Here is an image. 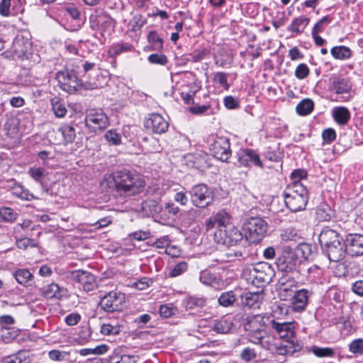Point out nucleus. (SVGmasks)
<instances>
[{"label":"nucleus","mask_w":363,"mask_h":363,"mask_svg":"<svg viewBox=\"0 0 363 363\" xmlns=\"http://www.w3.org/2000/svg\"><path fill=\"white\" fill-rule=\"evenodd\" d=\"M230 216L225 211H220L206 221V230L213 233L214 241L226 247L236 245L242 240L241 232L230 221Z\"/></svg>","instance_id":"obj_1"},{"label":"nucleus","mask_w":363,"mask_h":363,"mask_svg":"<svg viewBox=\"0 0 363 363\" xmlns=\"http://www.w3.org/2000/svg\"><path fill=\"white\" fill-rule=\"evenodd\" d=\"M103 184L114 189L117 195L124 199L141 194L145 186L143 178L127 169L116 171L106 176Z\"/></svg>","instance_id":"obj_2"},{"label":"nucleus","mask_w":363,"mask_h":363,"mask_svg":"<svg viewBox=\"0 0 363 363\" xmlns=\"http://www.w3.org/2000/svg\"><path fill=\"white\" fill-rule=\"evenodd\" d=\"M319 242L323 253L330 262H339L345 257V240L336 230L324 228L319 235Z\"/></svg>","instance_id":"obj_3"},{"label":"nucleus","mask_w":363,"mask_h":363,"mask_svg":"<svg viewBox=\"0 0 363 363\" xmlns=\"http://www.w3.org/2000/svg\"><path fill=\"white\" fill-rule=\"evenodd\" d=\"M274 275V272L270 264L267 262H259L253 266L245 267L242 273V277L248 284L257 288L269 283Z\"/></svg>","instance_id":"obj_4"},{"label":"nucleus","mask_w":363,"mask_h":363,"mask_svg":"<svg viewBox=\"0 0 363 363\" xmlns=\"http://www.w3.org/2000/svg\"><path fill=\"white\" fill-rule=\"evenodd\" d=\"M286 206L292 211L297 212L305 209L308 201V194L303 184H296L287 186L284 193Z\"/></svg>","instance_id":"obj_5"},{"label":"nucleus","mask_w":363,"mask_h":363,"mask_svg":"<svg viewBox=\"0 0 363 363\" xmlns=\"http://www.w3.org/2000/svg\"><path fill=\"white\" fill-rule=\"evenodd\" d=\"M250 341L253 344L259 345L262 348L274 355L284 356L294 353V350H291L290 347L284 346L283 343L277 342L276 337L269 335L266 330L260 333H255Z\"/></svg>","instance_id":"obj_6"},{"label":"nucleus","mask_w":363,"mask_h":363,"mask_svg":"<svg viewBox=\"0 0 363 363\" xmlns=\"http://www.w3.org/2000/svg\"><path fill=\"white\" fill-rule=\"evenodd\" d=\"M270 325L279 338L285 342L284 346L291 347V350H294V352L301 350V345L297 343L295 337L294 328L292 323H279L275 320H271Z\"/></svg>","instance_id":"obj_7"},{"label":"nucleus","mask_w":363,"mask_h":363,"mask_svg":"<svg viewBox=\"0 0 363 363\" xmlns=\"http://www.w3.org/2000/svg\"><path fill=\"white\" fill-rule=\"evenodd\" d=\"M57 77L59 82L61 84L62 89L69 94L77 91L81 86H84L86 89H95L101 86L97 82H87L82 84L81 81L77 79V76L73 72L68 71L59 72Z\"/></svg>","instance_id":"obj_8"},{"label":"nucleus","mask_w":363,"mask_h":363,"mask_svg":"<svg viewBox=\"0 0 363 363\" xmlns=\"http://www.w3.org/2000/svg\"><path fill=\"white\" fill-rule=\"evenodd\" d=\"M243 229L253 242L259 241L267 230V222L260 217H250L245 222Z\"/></svg>","instance_id":"obj_9"},{"label":"nucleus","mask_w":363,"mask_h":363,"mask_svg":"<svg viewBox=\"0 0 363 363\" xmlns=\"http://www.w3.org/2000/svg\"><path fill=\"white\" fill-rule=\"evenodd\" d=\"M189 194L192 204L197 208H206L212 203V193L206 184L194 186L189 191Z\"/></svg>","instance_id":"obj_10"},{"label":"nucleus","mask_w":363,"mask_h":363,"mask_svg":"<svg viewBox=\"0 0 363 363\" xmlns=\"http://www.w3.org/2000/svg\"><path fill=\"white\" fill-rule=\"evenodd\" d=\"M125 303V296L123 293L111 291L100 300L99 305L102 310L108 313L121 311Z\"/></svg>","instance_id":"obj_11"},{"label":"nucleus","mask_w":363,"mask_h":363,"mask_svg":"<svg viewBox=\"0 0 363 363\" xmlns=\"http://www.w3.org/2000/svg\"><path fill=\"white\" fill-rule=\"evenodd\" d=\"M277 266L280 272L286 274L294 272L299 263L294 250L290 247H285L281 255L277 260Z\"/></svg>","instance_id":"obj_12"},{"label":"nucleus","mask_w":363,"mask_h":363,"mask_svg":"<svg viewBox=\"0 0 363 363\" xmlns=\"http://www.w3.org/2000/svg\"><path fill=\"white\" fill-rule=\"evenodd\" d=\"M86 126L93 132L101 130L108 125L107 116L101 109H91L85 118Z\"/></svg>","instance_id":"obj_13"},{"label":"nucleus","mask_w":363,"mask_h":363,"mask_svg":"<svg viewBox=\"0 0 363 363\" xmlns=\"http://www.w3.org/2000/svg\"><path fill=\"white\" fill-rule=\"evenodd\" d=\"M210 150L214 157L227 162L231 155L229 140L224 137H216L211 144Z\"/></svg>","instance_id":"obj_14"},{"label":"nucleus","mask_w":363,"mask_h":363,"mask_svg":"<svg viewBox=\"0 0 363 363\" xmlns=\"http://www.w3.org/2000/svg\"><path fill=\"white\" fill-rule=\"evenodd\" d=\"M144 126L154 133L162 134L167 131L169 123L160 114L150 113L145 118Z\"/></svg>","instance_id":"obj_15"},{"label":"nucleus","mask_w":363,"mask_h":363,"mask_svg":"<svg viewBox=\"0 0 363 363\" xmlns=\"http://www.w3.org/2000/svg\"><path fill=\"white\" fill-rule=\"evenodd\" d=\"M346 252L352 257L363 255V235L349 234L345 240Z\"/></svg>","instance_id":"obj_16"},{"label":"nucleus","mask_w":363,"mask_h":363,"mask_svg":"<svg viewBox=\"0 0 363 363\" xmlns=\"http://www.w3.org/2000/svg\"><path fill=\"white\" fill-rule=\"evenodd\" d=\"M264 317L262 315H248L245 320V330L249 331V340L252 339V335L260 333L265 330L266 323Z\"/></svg>","instance_id":"obj_17"},{"label":"nucleus","mask_w":363,"mask_h":363,"mask_svg":"<svg viewBox=\"0 0 363 363\" xmlns=\"http://www.w3.org/2000/svg\"><path fill=\"white\" fill-rule=\"evenodd\" d=\"M72 277L82 286L85 291H91L97 287L95 277L90 272L77 270L72 272Z\"/></svg>","instance_id":"obj_18"},{"label":"nucleus","mask_w":363,"mask_h":363,"mask_svg":"<svg viewBox=\"0 0 363 363\" xmlns=\"http://www.w3.org/2000/svg\"><path fill=\"white\" fill-rule=\"evenodd\" d=\"M31 49V43L23 37H16L13 43L11 48L13 56L17 58H22Z\"/></svg>","instance_id":"obj_19"},{"label":"nucleus","mask_w":363,"mask_h":363,"mask_svg":"<svg viewBox=\"0 0 363 363\" xmlns=\"http://www.w3.org/2000/svg\"><path fill=\"white\" fill-rule=\"evenodd\" d=\"M330 83V89L338 94L348 93L352 89L350 81L339 76L332 77Z\"/></svg>","instance_id":"obj_20"},{"label":"nucleus","mask_w":363,"mask_h":363,"mask_svg":"<svg viewBox=\"0 0 363 363\" xmlns=\"http://www.w3.org/2000/svg\"><path fill=\"white\" fill-rule=\"evenodd\" d=\"M308 300V291L301 289L296 291L294 295L292 304L294 310L296 312L302 311L305 309Z\"/></svg>","instance_id":"obj_21"},{"label":"nucleus","mask_w":363,"mask_h":363,"mask_svg":"<svg viewBox=\"0 0 363 363\" xmlns=\"http://www.w3.org/2000/svg\"><path fill=\"white\" fill-rule=\"evenodd\" d=\"M242 305L249 308H259L261 300L262 299V294L257 292H246L242 297Z\"/></svg>","instance_id":"obj_22"},{"label":"nucleus","mask_w":363,"mask_h":363,"mask_svg":"<svg viewBox=\"0 0 363 363\" xmlns=\"http://www.w3.org/2000/svg\"><path fill=\"white\" fill-rule=\"evenodd\" d=\"M309 22V18L301 16L292 21L291 23L288 26L287 30L294 33L296 35H300L303 33Z\"/></svg>","instance_id":"obj_23"},{"label":"nucleus","mask_w":363,"mask_h":363,"mask_svg":"<svg viewBox=\"0 0 363 363\" xmlns=\"http://www.w3.org/2000/svg\"><path fill=\"white\" fill-rule=\"evenodd\" d=\"M332 113L335 121L341 125L347 124L350 118L349 110L343 106L334 108Z\"/></svg>","instance_id":"obj_24"},{"label":"nucleus","mask_w":363,"mask_h":363,"mask_svg":"<svg viewBox=\"0 0 363 363\" xmlns=\"http://www.w3.org/2000/svg\"><path fill=\"white\" fill-rule=\"evenodd\" d=\"M11 191L13 195L22 200L31 201L37 199L33 194L30 193L28 189L18 183L13 184L11 187Z\"/></svg>","instance_id":"obj_25"},{"label":"nucleus","mask_w":363,"mask_h":363,"mask_svg":"<svg viewBox=\"0 0 363 363\" xmlns=\"http://www.w3.org/2000/svg\"><path fill=\"white\" fill-rule=\"evenodd\" d=\"M332 56L336 60H347L351 57L352 52L346 46H335L330 50Z\"/></svg>","instance_id":"obj_26"},{"label":"nucleus","mask_w":363,"mask_h":363,"mask_svg":"<svg viewBox=\"0 0 363 363\" xmlns=\"http://www.w3.org/2000/svg\"><path fill=\"white\" fill-rule=\"evenodd\" d=\"M142 208L143 211L152 215L159 214L163 212L162 207L160 203L154 199L147 200L142 203Z\"/></svg>","instance_id":"obj_27"},{"label":"nucleus","mask_w":363,"mask_h":363,"mask_svg":"<svg viewBox=\"0 0 363 363\" xmlns=\"http://www.w3.org/2000/svg\"><path fill=\"white\" fill-rule=\"evenodd\" d=\"M66 143H72L76 137V130L73 125L64 124L58 128Z\"/></svg>","instance_id":"obj_28"},{"label":"nucleus","mask_w":363,"mask_h":363,"mask_svg":"<svg viewBox=\"0 0 363 363\" xmlns=\"http://www.w3.org/2000/svg\"><path fill=\"white\" fill-rule=\"evenodd\" d=\"M314 103L310 99H304L296 106V112L298 115L306 116L312 112Z\"/></svg>","instance_id":"obj_29"},{"label":"nucleus","mask_w":363,"mask_h":363,"mask_svg":"<svg viewBox=\"0 0 363 363\" xmlns=\"http://www.w3.org/2000/svg\"><path fill=\"white\" fill-rule=\"evenodd\" d=\"M206 298L199 296H189L185 300V306L189 309L201 308L205 306Z\"/></svg>","instance_id":"obj_30"},{"label":"nucleus","mask_w":363,"mask_h":363,"mask_svg":"<svg viewBox=\"0 0 363 363\" xmlns=\"http://www.w3.org/2000/svg\"><path fill=\"white\" fill-rule=\"evenodd\" d=\"M235 301L236 297L233 291L222 293L218 299L219 305L223 307L233 306Z\"/></svg>","instance_id":"obj_31"},{"label":"nucleus","mask_w":363,"mask_h":363,"mask_svg":"<svg viewBox=\"0 0 363 363\" xmlns=\"http://www.w3.org/2000/svg\"><path fill=\"white\" fill-rule=\"evenodd\" d=\"M294 252L297 258L301 256L303 259H308L311 256L312 247L307 243H301L294 250Z\"/></svg>","instance_id":"obj_32"},{"label":"nucleus","mask_w":363,"mask_h":363,"mask_svg":"<svg viewBox=\"0 0 363 363\" xmlns=\"http://www.w3.org/2000/svg\"><path fill=\"white\" fill-rule=\"evenodd\" d=\"M16 281L24 286L29 285L32 280L33 275L27 269H18L14 274Z\"/></svg>","instance_id":"obj_33"},{"label":"nucleus","mask_w":363,"mask_h":363,"mask_svg":"<svg viewBox=\"0 0 363 363\" xmlns=\"http://www.w3.org/2000/svg\"><path fill=\"white\" fill-rule=\"evenodd\" d=\"M233 325V323L230 320L222 319L213 325V330L217 333L226 334L231 330Z\"/></svg>","instance_id":"obj_34"},{"label":"nucleus","mask_w":363,"mask_h":363,"mask_svg":"<svg viewBox=\"0 0 363 363\" xmlns=\"http://www.w3.org/2000/svg\"><path fill=\"white\" fill-rule=\"evenodd\" d=\"M43 294L47 298H60L62 296L60 286L55 283L50 284L45 288Z\"/></svg>","instance_id":"obj_35"},{"label":"nucleus","mask_w":363,"mask_h":363,"mask_svg":"<svg viewBox=\"0 0 363 363\" xmlns=\"http://www.w3.org/2000/svg\"><path fill=\"white\" fill-rule=\"evenodd\" d=\"M147 40L152 50H160L163 48V40L155 30H152L149 33Z\"/></svg>","instance_id":"obj_36"},{"label":"nucleus","mask_w":363,"mask_h":363,"mask_svg":"<svg viewBox=\"0 0 363 363\" xmlns=\"http://www.w3.org/2000/svg\"><path fill=\"white\" fill-rule=\"evenodd\" d=\"M349 351L355 356L363 354V338H357L348 345Z\"/></svg>","instance_id":"obj_37"},{"label":"nucleus","mask_w":363,"mask_h":363,"mask_svg":"<svg viewBox=\"0 0 363 363\" xmlns=\"http://www.w3.org/2000/svg\"><path fill=\"white\" fill-rule=\"evenodd\" d=\"M52 111L55 115L58 118H62L67 113V108L64 103L57 99L52 100Z\"/></svg>","instance_id":"obj_38"},{"label":"nucleus","mask_w":363,"mask_h":363,"mask_svg":"<svg viewBox=\"0 0 363 363\" xmlns=\"http://www.w3.org/2000/svg\"><path fill=\"white\" fill-rule=\"evenodd\" d=\"M16 244L18 248L26 250L28 247H35L38 242L35 239L28 238H19L16 240Z\"/></svg>","instance_id":"obj_39"},{"label":"nucleus","mask_w":363,"mask_h":363,"mask_svg":"<svg viewBox=\"0 0 363 363\" xmlns=\"http://www.w3.org/2000/svg\"><path fill=\"white\" fill-rule=\"evenodd\" d=\"M206 154H198L193 157V167L198 169H203L208 167Z\"/></svg>","instance_id":"obj_40"},{"label":"nucleus","mask_w":363,"mask_h":363,"mask_svg":"<svg viewBox=\"0 0 363 363\" xmlns=\"http://www.w3.org/2000/svg\"><path fill=\"white\" fill-rule=\"evenodd\" d=\"M121 327L118 325L104 323L101 325L100 332L104 335H116L120 333Z\"/></svg>","instance_id":"obj_41"},{"label":"nucleus","mask_w":363,"mask_h":363,"mask_svg":"<svg viewBox=\"0 0 363 363\" xmlns=\"http://www.w3.org/2000/svg\"><path fill=\"white\" fill-rule=\"evenodd\" d=\"M0 216L5 221L13 222L16 218L17 213L11 208L1 207L0 208Z\"/></svg>","instance_id":"obj_42"},{"label":"nucleus","mask_w":363,"mask_h":363,"mask_svg":"<svg viewBox=\"0 0 363 363\" xmlns=\"http://www.w3.org/2000/svg\"><path fill=\"white\" fill-rule=\"evenodd\" d=\"M228 74L227 73L217 72L214 74L213 81L225 89L228 90L230 87V85L228 83Z\"/></svg>","instance_id":"obj_43"},{"label":"nucleus","mask_w":363,"mask_h":363,"mask_svg":"<svg viewBox=\"0 0 363 363\" xmlns=\"http://www.w3.org/2000/svg\"><path fill=\"white\" fill-rule=\"evenodd\" d=\"M106 140L112 145H117L121 143V135L114 130H108L104 135Z\"/></svg>","instance_id":"obj_44"},{"label":"nucleus","mask_w":363,"mask_h":363,"mask_svg":"<svg viewBox=\"0 0 363 363\" xmlns=\"http://www.w3.org/2000/svg\"><path fill=\"white\" fill-rule=\"evenodd\" d=\"M309 73L310 69L308 67L306 64L301 63L296 68L294 74L297 79H303L308 76Z\"/></svg>","instance_id":"obj_45"},{"label":"nucleus","mask_w":363,"mask_h":363,"mask_svg":"<svg viewBox=\"0 0 363 363\" xmlns=\"http://www.w3.org/2000/svg\"><path fill=\"white\" fill-rule=\"evenodd\" d=\"M147 23V20L140 14L135 15L132 20V30L137 31Z\"/></svg>","instance_id":"obj_46"},{"label":"nucleus","mask_w":363,"mask_h":363,"mask_svg":"<svg viewBox=\"0 0 363 363\" xmlns=\"http://www.w3.org/2000/svg\"><path fill=\"white\" fill-rule=\"evenodd\" d=\"M250 149H245L239 151L238 153V161L240 165L243 167H248L250 162Z\"/></svg>","instance_id":"obj_47"},{"label":"nucleus","mask_w":363,"mask_h":363,"mask_svg":"<svg viewBox=\"0 0 363 363\" xmlns=\"http://www.w3.org/2000/svg\"><path fill=\"white\" fill-rule=\"evenodd\" d=\"M147 59L152 64L165 65L167 63V58L164 54H151Z\"/></svg>","instance_id":"obj_48"},{"label":"nucleus","mask_w":363,"mask_h":363,"mask_svg":"<svg viewBox=\"0 0 363 363\" xmlns=\"http://www.w3.org/2000/svg\"><path fill=\"white\" fill-rule=\"evenodd\" d=\"M313 352L315 356L319 357H333L335 354L333 349L330 347H314Z\"/></svg>","instance_id":"obj_49"},{"label":"nucleus","mask_w":363,"mask_h":363,"mask_svg":"<svg viewBox=\"0 0 363 363\" xmlns=\"http://www.w3.org/2000/svg\"><path fill=\"white\" fill-rule=\"evenodd\" d=\"M28 174L36 182H40L44 177V170L40 167H31L28 169Z\"/></svg>","instance_id":"obj_50"},{"label":"nucleus","mask_w":363,"mask_h":363,"mask_svg":"<svg viewBox=\"0 0 363 363\" xmlns=\"http://www.w3.org/2000/svg\"><path fill=\"white\" fill-rule=\"evenodd\" d=\"M200 281L207 286H211L216 281V277L213 274L208 271H202L200 274Z\"/></svg>","instance_id":"obj_51"},{"label":"nucleus","mask_w":363,"mask_h":363,"mask_svg":"<svg viewBox=\"0 0 363 363\" xmlns=\"http://www.w3.org/2000/svg\"><path fill=\"white\" fill-rule=\"evenodd\" d=\"M68 354L69 352L58 350H52L48 352V357L52 361H62Z\"/></svg>","instance_id":"obj_52"},{"label":"nucleus","mask_w":363,"mask_h":363,"mask_svg":"<svg viewBox=\"0 0 363 363\" xmlns=\"http://www.w3.org/2000/svg\"><path fill=\"white\" fill-rule=\"evenodd\" d=\"M187 269V264L185 262H181L177 264L170 272V276L172 277H175L181 275Z\"/></svg>","instance_id":"obj_53"},{"label":"nucleus","mask_w":363,"mask_h":363,"mask_svg":"<svg viewBox=\"0 0 363 363\" xmlns=\"http://www.w3.org/2000/svg\"><path fill=\"white\" fill-rule=\"evenodd\" d=\"M257 357L254 349L246 347L240 353V357L245 362H250Z\"/></svg>","instance_id":"obj_54"},{"label":"nucleus","mask_w":363,"mask_h":363,"mask_svg":"<svg viewBox=\"0 0 363 363\" xmlns=\"http://www.w3.org/2000/svg\"><path fill=\"white\" fill-rule=\"evenodd\" d=\"M323 140L327 143H330L336 138V133L333 128H327L322 133Z\"/></svg>","instance_id":"obj_55"},{"label":"nucleus","mask_w":363,"mask_h":363,"mask_svg":"<svg viewBox=\"0 0 363 363\" xmlns=\"http://www.w3.org/2000/svg\"><path fill=\"white\" fill-rule=\"evenodd\" d=\"M265 157L269 161L278 162L281 158L280 152L278 150L272 149L271 147H269L265 152Z\"/></svg>","instance_id":"obj_56"},{"label":"nucleus","mask_w":363,"mask_h":363,"mask_svg":"<svg viewBox=\"0 0 363 363\" xmlns=\"http://www.w3.org/2000/svg\"><path fill=\"white\" fill-rule=\"evenodd\" d=\"M129 237L136 240H145L150 237V233L149 231L138 230L129 235Z\"/></svg>","instance_id":"obj_57"},{"label":"nucleus","mask_w":363,"mask_h":363,"mask_svg":"<svg viewBox=\"0 0 363 363\" xmlns=\"http://www.w3.org/2000/svg\"><path fill=\"white\" fill-rule=\"evenodd\" d=\"M211 108L210 105H196L191 107H189V111L195 115H201L206 113Z\"/></svg>","instance_id":"obj_58"},{"label":"nucleus","mask_w":363,"mask_h":363,"mask_svg":"<svg viewBox=\"0 0 363 363\" xmlns=\"http://www.w3.org/2000/svg\"><path fill=\"white\" fill-rule=\"evenodd\" d=\"M162 211L163 212L162 213L161 216H166V213H168L172 216H175L179 212V208L172 203H167L164 208H162Z\"/></svg>","instance_id":"obj_59"},{"label":"nucleus","mask_w":363,"mask_h":363,"mask_svg":"<svg viewBox=\"0 0 363 363\" xmlns=\"http://www.w3.org/2000/svg\"><path fill=\"white\" fill-rule=\"evenodd\" d=\"M250 162L254 164L255 166L258 167L259 168H263V164L259 158L258 154H257L254 150L250 149Z\"/></svg>","instance_id":"obj_60"},{"label":"nucleus","mask_w":363,"mask_h":363,"mask_svg":"<svg viewBox=\"0 0 363 363\" xmlns=\"http://www.w3.org/2000/svg\"><path fill=\"white\" fill-rule=\"evenodd\" d=\"M225 106L228 109H233L238 106V101L232 96H225L224 98Z\"/></svg>","instance_id":"obj_61"},{"label":"nucleus","mask_w":363,"mask_h":363,"mask_svg":"<svg viewBox=\"0 0 363 363\" xmlns=\"http://www.w3.org/2000/svg\"><path fill=\"white\" fill-rule=\"evenodd\" d=\"M289 56L292 61L303 58V55L300 52L297 47H294L289 50Z\"/></svg>","instance_id":"obj_62"},{"label":"nucleus","mask_w":363,"mask_h":363,"mask_svg":"<svg viewBox=\"0 0 363 363\" xmlns=\"http://www.w3.org/2000/svg\"><path fill=\"white\" fill-rule=\"evenodd\" d=\"M80 318V315L77 313H71L65 318V322L68 325L72 326L77 325Z\"/></svg>","instance_id":"obj_63"},{"label":"nucleus","mask_w":363,"mask_h":363,"mask_svg":"<svg viewBox=\"0 0 363 363\" xmlns=\"http://www.w3.org/2000/svg\"><path fill=\"white\" fill-rule=\"evenodd\" d=\"M352 291L360 296H363V280L355 281L352 285Z\"/></svg>","instance_id":"obj_64"}]
</instances>
